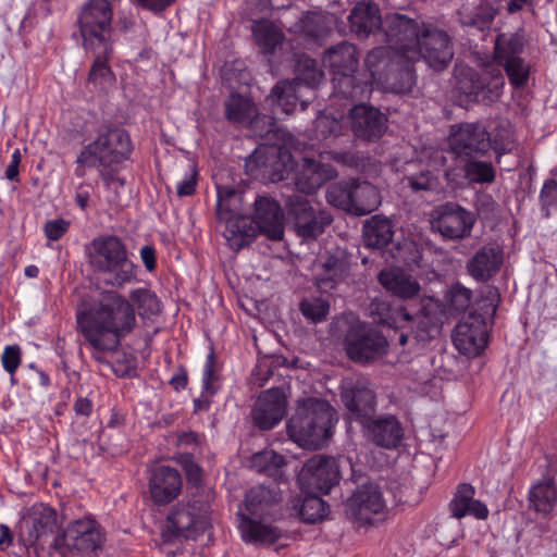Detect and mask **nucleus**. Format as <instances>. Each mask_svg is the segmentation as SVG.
Masks as SVG:
<instances>
[{"label":"nucleus","instance_id":"nucleus-1","mask_svg":"<svg viewBox=\"0 0 557 557\" xmlns=\"http://www.w3.org/2000/svg\"><path fill=\"white\" fill-rule=\"evenodd\" d=\"M77 330L91 349V358L109 363L106 354L115 352L123 338L136 327L133 305L116 292H109L88 309L76 314Z\"/></svg>","mask_w":557,"mask_h":557},{"label":"nucleus","instance_id":"nucleus-2","mask_svg":"<svg viewBox=\"0 0 557 557\" xmlns=\"http://www.w3.org/2000/svg\"><path fill=\"white\" fill-rule=\"evenodd\" d=\"M86 256L91 270L104 285L121 288L136 281V265L120 237L103 235L94 238L86 247Z\"/></svg>","mask_w":557,"mask_h":557},{"label":"nucleus","instance_id":"nucleus-3","mask_svg":"<svg viewBox=\"0 0 557 557\" xmlns=\"http://www.w3.org/2000/svg\"><path fill=\"white\" fill-rule=\"evenodd\" d=\"M336 413L325 400L307 398L287 421V433L299 446L315 449L332 435Z\"/></svg>","mask_w":557,"mask_h":557},{"label":"nucleus","instance_id":"nucleus-4","mask_svg":"<svg viewBox=\"0 0 557 557\" xmlns=\"http://www.w3.org/2000/svg\"><path fill=\"white\" fill-rule=\"evenodd\" d=\"M322 61L333 74L335 96L351 100L369 97L368 81H358L359 52L354 44L342 41L330 47Z\"/></svg>","mask_w":557,"mask_h":557},{"label":"nucleus","instance_id":"nucleus-5","mask_svg":"<svg viewBox=\"0 0 557 557\" xmlns=\"http://www.w3.org/2000/svg\"><path fill=\"white\" fill-rule=\"evenodd\" d=\"M216 216L225 223L223 236L233 250H240L256 238V226L244 214L243 193L232 186H216Z\"/></svg>","mask_w":557,"mask_h":557},{"label":"nucleus","instance_id":"nucleus-6","mask_svg":"<svg viewBox=\"0 0 557 557\" xmlns=\"http://www.w3.org/2000/svg\"><path fill=\"white\" fill-rule=\"evenodd\" d=\"M510 132L491 139L488 132L479 123H463L457 126L449 137V146L459 160L484 158L493 148L498 154L510 152L513 148Z\"/></svg>","mask_w":557,"mask_h":557},{"label":"nucleus","instance_id":"nucleus-7","mask_svg":"<svg viewBox=\"0 0 557 557\" xmlns=\"http://www.w3.org/2000/svg\"><path fill=\"white\" fill-rule=\"evenodd\" d=\"M210 507L200 500L178 502L166 516L162 537L165 542L195 540L210 527Z\"/></svg>","mask_w":557,"mask_h":557},{"label":"nucleus","instance_id":"nucleus-8","mask_svg":"<svg viewBox=\"0 0 557 557\" xmlns=\"http://www.w3.org/2000/svg\"><path fill=\"white\" fill-rule=\"evenodd\" d=\"M132 141L128 133L112 124H103L97 131L95 140L81 149V161L88 162L91 158L98 168L108 169L129 158Z\"/></svg>","mask_w":557,"mask_h":557},{"label":"nucleus","instance_id":"nucleus-9","mask_svg":"<svg viewBox=\"0 0 557 557\" xmlns=\"http://www.w3.org/2000/svg\"><path fill=\"white\" fill-rule=\"evenodd\" d=\"M113 7L109 0H88L77 17V25L85 49L113 45Z\"/></svg>","mask_w":557,"mask_h":557},{"label":"nucleus","instance_id":"nucleus-10","mask_svg":"<svg viewBox=\"0 0 557 557\" xmlns=\"http://www.w3.org/2000/svg\"><path fill=\"white\" fill-rule=\"evenodd\" d=\"M426 25L406 14L389 13L383 17L382 30L394 54L413 63L420 60L419 39Z\"/></svg>","mask_w":557,"mask_h":557},{"label":"nucleus","instance_id":"nucleus-11","mask_svg":"<svg viewBox=\"0 0 557 557\" xmlns=\"http://www.w3.org/2000/svg\"><path fill=\"white\" fill-rule=\"evenodd\" d=\"M505 78L498 69L478 72L471 67L456 71V90L467 102L490 106L503 95Z\"/></svg>","mask_w":557,"mask_h":557},{"label":"nucleus","instance_id":"nucleus-12","mask_svg":"<svg viewBox=\"0 0 557 557\" xmlns=\"http://www.w3.org/2000/svg\"><path fill=\"white\" fill-rule=\"evenodd\" d=\"M484 312H471L455 326L453 342L458 351L468 357L479 356L488 342V329L496 313V305H484Z\"/></svg>","mask_w":557,"mask_h":557},{"label":"nucleus","instance_id":"nucleus-13","mask_svg":"<svg viewBox=\"0 0 557 557\" xmlns=\"http://www.w3.org/2000/svg\"><path fill=\"white\" fill-rule=\"evenodd\" d=\"M285 210L297 236L306 240L317 239L333 221L329 211L313 207L311 201L300 194H293L286 198Z\"/></svg>","mask_w":557,"mask_h":557},{"label":"nucleus","instance_id":"nucleus-14","mask_svg":"<svg viewBox=\"0 0 557 557\" xmlns=\"http://www.w3.org/2000/svg\"><path fill=\"white\" fill-rule=\"evenodd\" d=\"M295 71V81L277 83L270 95L276 110H281L286 114L293 113L296 109L298 100L296 94L300 85L314 88L324 78V72L319 66L318 62L307 55H300L296 60Z\"/></svg>","mask_w":557,"mask_h":557},{"label":"nucleus","instance_id":"nucleus-15","mask_svg":"<svg viewBox=\"0 0 557 557\" xmlns=\"http://www.w3.org/2000/svg\"><path fill=\"white\" fill-rule=\"evenodd\" d=\"M387 346V339L380 331L360 321L352 323L344 337L348 358L360 364L381 358L386 354Z\"/></svg>","mask_w":557,"mask_h":557},{"label":"nucleus","instance_id":"nucleus-16","mask_svg":"<svg viewBox=\"0 0 557 557\" xmlns=\"http://www.w3.org/2000/svg\"><path fill=\"white\" fill-rule=\"evenodd\" d=\"M475 221L473 212L451 201L436 207L431 215L432 230L448 240H460L470 236Z\"/></svg>","mask_w":557,"mask_h":557},{"label":"nucleus","instance_id":"nucleus-17","mask_svg":"<svg viewBox=\"0 0 557 557\" xmlns=\"http://www.w3.org/2000/svg\"><path fill=\"white\" fill-rule=\"evenodd\" d=\"M339 479L338 460L319 455L309 458L298 475V482L306 493L327 494Z\"/></svg>","mask_w":557,"mask_h":557},{"label":"nucleus","instance_id":"nucleus-18","mask_svg":"<svg viewBox=\"0 0 557 557\" xmlns=\"http://www.w3.org/2000/svg\"><path fill=\"white\" fill-rule=\"evenodd\" d=\"M350 271L349 257L341 248H332L321 253L312 265V276L320 292L335 289L347 278Z\"/></svg>","mask_w":557,"mask_h":557},{"label":"nucleus","instance_id":"nucleus-19","mask_svg":"<svg viewBox=\"0 0 557 557\" xmlns=\"http://www.w3.org/2000/svg\"><path fill=\"white\" fill-rule=\"evenodd\" d=\"M420 59L434 70H443L451 61L454 52L448 34L430 24L423 27L419 39Z\"/></svg>","mask_w":557,"mask_h":557},{"label":"nucleus","instance_id":"nucleus-20","mask_svg":"<svg viewBox=\"0 0 557 557\" xmlns=\"http://www.w3.org/2000/svg\"><path fill=\"white\" fill-rule=\"evenodd\" d=\"M352 134L363 141L379 140L387 129V117L377 108L359 103L348 113Z\"/></svg>","mask_w":557,"mask_h":557},{"label":"nucleus","instance_id":"nucleus-21","mask_svg":"<svg viewBox=\"0 0 557 557\" xmlns=\"http://www.w3.org/2000/svg\"><path fill=\"white\" fill-rule=\"evenodd\" d=\"M345 506L350 518L368 523L373 515L385 509L386 504L379 485L364 481L358 485Z\"/></svg>","mask_w":557,"mask_h":557},{"label":"nucleus","instance_id":"nucleus-22","mask_svg":"<svg viewBox=\"0 0 557 557\" xmlns=\"http://www.w3.org/2000/svg\"><path fill=\"white\" fill-rule=\"evenodd\" d=\"M65 545L79 553L88 554L101 548L104 535L100 524L91 518L71 522L63 534Z\"/></svg>","mask_w":557,"mask_h":557},{"label":"nucleus","instance_id":"nucleus-23","mask_svg":"<svg viewBox=\"0 0 557 557\" xmlns=\"http://www.w3.org/2000/svg\"><path fill=\"white\" fill-rule=\"evenodd\" d=\"M342 400L360 424L375 412V395L367 380L346 381L343 385Z\"/></svg>","mask_w":557,"mask_h":557},{"label":"nucleus","instance_id":"nucleus-24","mask_svg":"<svg viewBox=\"0 0 557 557\" xmlns=\"http://www.w3.org/2000/svg\"><path fill=\"white\" fill-rule=\"evenodd\" d=\"M253 222L256 236L264 234L269 239L281 240L284 236V212L280 203L267 196L255 200Z\"/></svg>","mask_w":557,"mask_h":557},{"label":"nucleus","instance_id":"nucleus-25","mask_svg":"<svg viewBox=\"0 0 557 557\" xmlns=\"http://www.w3.org/2000/svg\"><path fill=\"white\" fill-rule=\"evenodd\" d=\"M287 400L280 388H271L262 393L253 409L252 419L260 430L268 431L277 425L286 411Z\"/></svg>","mask_w":557,"mask_h":557},{"label":"nucleus","instance_id":"nucleus-26","mask_svg":"<svg viewBox=\"0 0 557 557\" xmlns=\"http://www.w3.org/2000/svg\"><path fill=\"white\" fill-rule=\"evenodd\" d=\"M361 425L373 444L386 449L397 448L404 437V429L393 414L372 416Z\"/></svg>","mask_w":557,"mask_h":557},{"label":"nucleus","instance_id":"nucleus-27","mask_svg":"<svg viewBox=\"0 0 557 557\" xmlns=\"http://www.w3.org/2000/svg\"><path fill=\"white\" fill-rule=\"evenodd\" d=\"M503 262V248L497 244H486L468 260L467 271L476 282L485 283L499 272Z\"/></svg>","mask_w":557,"mask_h":557},{"label":"nucleus","instance_id":"nucleus-28","mask_svg":"<svg viewBox=\"0 0 557 557\" xmlns=\"http://www.w3.org/2000/svg\"><path fill=\"white\" fill-rule=\"evenodd\" d=\"M57 523V512L48 506L34 507L28 519L21 523L18 540L25 546H35L48 533H52Z\"/></svg>","mask_w":557,"mask_h":557},{"label":"nucleus","instance_id":"nucleus-29","mask_svg":"<svg viewBox=\"0 0 557 557\" xmlns=\"http://www.w3.org/2000/svg\"><path fill=\"white\" fill-rule=\"evenodd\" d=\"M393 50L389 47H376L368 52L364 58V66L367 72L358 74V81L367 79L369 85V95L372 91L373 83L383 84L388 82V75L394 70L395 61L394 58H398L396 54L393 55Z\"/></svg>","mask_w":557,"mask_h":557},{"label":"nucleus","instance_id":"nucleus-30","mask_svg":"<svg viewBox=\"0 0 557 557\" xmlns=\"http://www.w3.org/2000/svg\"><path fill=\"white\" fill-rule=\"evenodd\" d=\"M182 478L180 472L169 466L152 469L149 479L151 497L157 504H168L181 492Z\"/></svg>","mask_w":557,"mask_h":557},{"label":"nucleus","instance_id":"nucleus-31","mask_svg":"<svg viewBox=\"0 0 557 557\" xmlns=\"http://www.w3.org/2000/svg\"><path fill=\"white\" fill-rule=\"evenodd\" d=\"M348 21L350 30L360 38L369 37L383 26L380 9L372 1L358 2L351 10Z\"/></svg>","mask_w":557,"mask_h":557},{"label":"nucleus","instance_id":"nucleus-32","mask_svg":"<svg viewBox=\"0 0 557 557\" xmlns=\"http://www.w3.org/2000/svg\"><path fill=\"white\" fill-rule=\"evenodd\" d=\"M331 177V169L313 159L304 158L302 163L296 171L294 181L299 193L312 195Z\"/></svg>","mask_w":557,"mask_h":557},{"label":"nucleus","instance_id":"nucleus-33","mask_svg":"<svg viewBox=\"0 0 557 557\" xmlns=\"http://www.w3.org/2000/svg\"><path fill=\"white\" fill-rule=\"evenodd\" d=\"M474 487L470 484H459L457 491L449 503V510L451 517L460 519L466 516H473L476 519H485L488 515V509L480 500L473 498Z\"/></svg>","mask_w":557,"mask_h":557},{"label":"nucleus","instance_id":"nucleus-34","mask_svg":"<svg viewBox=\"0 0 557 557\" xmlns=\"http://www.w3.org/2000/svg\"><path fill=\"white\" fill-rule=\"evenodd\" d=\"M403 319L417 324L416 337L421 341L434 337L438 333L442 323L438 305L431 299L423 304L420 311L414 315L404 312Z\"/></svg>","mask_w":557,"mask_h":557},{"label":"nucleus","instance_id":"nucleus-35","mask_svg":"<svg viewBox=\"0 0 557 557\" xmlns=\"http://www.w3.org/2000/svg\"><path fill=\"white\" fill-rule=\"evenodd\" d=\"M239 529L244 542L251 544H273L281 537V531L271 524L261 523L240 513Z\"/></svg>","mask_w":557,"mask_h":557},{"label":"nucleus","instance_id":"nucleus-36","mask_svg":"<svg viewBox=\"0 0 557 557\" xmlns=\"http://www.w3.org/2000/svg\"><path fill=\"white\" fill-rule=\"evenodd\" d=\"M379 282L399 298H411L419 293V283L400 270H382Z\"/></svg>","mask_w":557,"mask_h":557},{"label":"nucleus","instance_id":"nucleus-37","mask_svg":"<svg viewBox=\"0 0 557 557\" xmlns=\"http://www.w3.org/2000/svg\"><path fill=\"white\" fill-rule=\"evenodd\" d=\"M351 190L352 214L355 215L369 214L381 205L379 190L368 182L352 180Z\"/></svg>","mask_w":557,"mask_h":557},{"label":"nucleus","instance_id":"nucleus-38","mask_svg":"<svg viewBox=\"0 0 557 557\" xmlns=\"http://www.w3.org/2000/svg\"><path fill=\"white\" fill-rule=\"evenodd\" d=\"M394 228L391 220L374 215L363 224V239L367 247L382 249L393 239Z\"/></svg>","mask_w":557,"mask_h":557},{"label":"nucleus","instance_id":"nucleus-39","mask_svg":"<svg viewBox=\"0 0 557 557\" xmlns=\"http://www.w3.org/2000/svg\"><path fill=\"white\" fill-rule=\"evenodd\" d=\"M280 500L281 492L276 483L269 486L262 484L251 487L246 493L245 507L249 515L262 516L264 508Z\"/></svg>","mask_w":557,"mask_h":557},{"label":"nucleus","instance_id":"nucleus-40","mask_svg":"<svg viewBox=\"0 0 557 557\" xmlns=\"http://www.w3.org/2000/svg\"><path fill=\"white\" fill-rule=\"evenodd\" d=\"M225 117L238 125H249L253 119L258 115V109L256 104L248 98L232 94L225 101Z\"/></svg>","mask_w":557,"mask_h":557},{"label":"nucleus","instance_id":"nucleus-41","mask_svg":"<svg viewBox=\"0 0 557 557\" xmlns=\"http://www.w3.org/2000/svg\"><path fill=\"white\" fill-rule=\"evenodd\" d=\"M85 50L92 53L95 57L88 74V82L100 87H103L107 84H111L114 81V74L111 67L108 65V62L113 54V45L110 46V50L106 51L104 47Z\"/></svg>","mask_w":557,"mask_h":557},{"label":"nucleus","instance_id":"nucleus-42","mask_svg":"<svg viewBox=\"0 0 557 557\" xmlns=\"http://www.w3.org/2000/svg\"><path fill=\"white\" fill-rule=\"evenodd\" d=\"M529 502L537 512L549 513L557 503V486L552 480L534 484L529 492Z\"/></svg>","mask_w":557,"mask_h":557},{"label":"nucleus","instance_id":"nucleus-43","mask_svg":"<svg viewBox=\"0 0 557 557\" xmlns=\"http://www.w3.org/2000/svg\"><path fill=\"white\" fill-rule=\"evenodd\" d=\"M463 176L469 184H491L495 181L496 172L491 161L483 158H467L460 160Z\"/></svg>","mask_w":557,"mask_h":557},{"label":"nucleus","instance_id":"nucleus-44","mask_svg":"<svg viewBox=\"0 0 557 557\" xmlns=\"http://www.w3.org/2000/svg\"><path fill=\"white\" fill-rule=\"evenodd\" d=\"M252 34L258 47L264 54H272L284 39L282 32L269 21L257 22L252 26Z\"/></svg>","mask_w":557,"mask_h":557},{"label":"nucleus","instance_id":"nucleus-45","mask_svg":"<svg viewBox=\"0 0 557 557\" xmlns=\"http://www.w3.org/2000/svg\"><path fill=\"white\" fill-rule=\"evenodd\" d=\"M250 463L252 469L274 480L282 479L283 468L286 466L285 458L274 450H263L252 455Z\"/></svg>","mask_w":557,"mask_h":557},{"label":"nucleus","instance_id":"nucleus-46","mask_svg":"<svg viewBox=\"0 0 557 557\" xmlns=\"http://www.w3.org/2000/svg\"><path fill=\"white\" fill-rule=\"evenodd\" d=\"M523 38L518 34H500L495 42V60L497 64L507 63L516 59H522L520 53L523 50Z\"/></svg>","mask_w":557,"mask_h":557},{"label":"nucleus","instance_id":"nucleus-47","mask_svg":"<svg viewBox=\"0 0 557 557\" xmlns=\"http://www.w3.org/2000/svg\"><path fill=\"white\" fill-rule=\"evenodd\" d=\"M133 307L136 306L138 314L144 319H153L161 312V301L158 296L147 288L131 290L129 300Z\"/></svg>","mask_w":557,"mask_h":557},{"label":"nucleus","instance_id":"nucleus-48","mask_svg":"<svg viewBox=\"0 0 557 557\" xmlns=\"http://www.w3.org/2000/svg\"><path fill=\"white\" fill-rule=\"evenodd\" d=\"M351 187L352 180L332 184L326 190L327 202L336 208L352 213Z\"/></svg>","mask_w":557,"mask_h":557},{"label":"nucleus","instance_id":"nucleus-49","mask_svg":"<svg viewBox=\"0 0 557 557\" xmlns=\"http://www.w3.org/2000/svg\"><path fill=\"white\" fill-rule=\"evenodd\" d=\"M460 15L462 25L484 29L493 22L496 10L487 3H482L470 12H461Z\"/></svg>","mask_w":557,"mask_h":557},{"label":"nucleus","instance_id":"nucleus-50","mask_svg":"<svg viewBox=\"0 0 557 557\" xmlns=\"http://www.w3.org/2000/svg\"><path fill=\"white\" fill-rule=\"evenodd\" d=\"M304 498L299 513L304 521L314 523L323 519L327 513V507L324 500L318 496V493H307Z\"/></svg>","mask_w":557,"mask_h":557},{"label":"nucleus","instance_id":"nucleus-51","mask_svg":"<svg viewBox=\"0 0 557 557\" xmlns=\"http://www.w3.org/2000/svg\"><path fill=\"white\" fill-rule=\"evenodd\" d=\"M295 27L300 35L311 40L323 37L326 29L323 17L311 12L304 14Z\"/></svg>","mask_w":557,"mask_h":557},{"label":"nucleus","instance_id":"nucleus-52","mask_svg":"<svg viewBox=\"0 0 557 557\" xmlns=\"http://www.w3.org/2000/svg\"><path fill=\"white\" fill-rule=\"evenodd\" d=\"M386 84L391 91L395 94H407L410 92L416 85V75L411 66L407 65L404 69L394 73V70L388 75V82Z\"/></svg>","mask_w":557,"mask_h":557},{"label":"nucleus","instance_id":"nucleus-53","mask_svg":"<svg viewBox=\"0 0 557 557\" xmlns=\"http://www.w3.org/2000/svg\"><path fill=\"white\" fill-rule=\"evenodd\" d=\"M299 310L311 323H320L326 319L330 305L321 298H305L299 304Z\"/></svg>","mask_w":557,"mask_h":557},{"label":"nucleus","instance_id":"nucleus-54","mask_svg":"<svg viewBox=\"0 0 557 557\" xmlns=\"http://www.w3.org/2000/svg\"><path fill=\"white\" fill-rule=\"evenodd\" d=\"M503 66L509 83L515 88H522L528 84L530 77V66L523 59H516L507 61V63L499 64Z\"/></svg>","mask_w":557,"mask_h":557},{"label":"nucleus","instance_id":"nucleus-55","mask_svg":"<svg viewBox=\"0 0 557 557\" xmlns=\"http://www.w3.org/2000/svg\"><path fill=\"white\" fill-rule=\"evenodd\" d=\"M445 298L451 309L463 312L471 305L472 290L460 283H455L448 288Z\"/></svg>","mask_w":557,"mask_h":557},{"label":"nucleus","instance_id":"nucleus-56","mask_svg":"<svg viewBox=\"0 0 557 557\" xmlns=\"http://www.w3.org/2000/svg\"><path fill=\"white\" fill-rule=\"evenodd\" d=\"M220 376L218 373V367L215 361L214 352L211 351L206 360L203 375H202V389L210 396H213L219 386Z\"/></svg>","mask_w":557,"mask_h":557},{"label":"nucleus","instance_id":"nucleus-57","mask_svg":"<svg viewBox=\"0 0 557 557\" xmlns=\"http://www.w3.org/2000/svg\"><path fill=\"white\" fill-rule=\"evenodd\" d=\"M540 202L542 212L545 218H548L550 212L549 208L557 206V182L554 178H548L544 182L541 193Z\"/></svg>","mask_w":557,"mask_h":557},{"label":"nucleus","instance_id":"nucleus-58","mask_svg":"<svg viewBox=\"0 0 557 557\" xmlns=\"http://www.w3.org/2000/svg\"><path fill=\"white\" fill-rule=\"evenodd\" d=\"M22 359V351L18 345H8L4 347L1 362L3 369L10 374L13 375L17 370Z\"/></svg>","mask_w":557,"mask_h":557},{"label":"nucleus","instance_id":"nucleus-59","mask_svg":"<svg viewBox=\"0 0 557 557\" xmlns=\"http://www.w3.org/2000/svg\"><path fill=\"white\" fill-rule=\"evenodd\" d=\"M314 124L317 137L321 138H327L331 135H337L342 127L339 120L327 115L319 116Z\"/></svg>","mask_w":557,"mask_h":557},{"label":"nucleus","instance_id":"nucleus-60","mask_svg":"<svg viewBox=\"0 0 557 557\" xmlns=\"http://www.w3.org/2000/svg\"><path fill=\"white\" fill-rule=\"evenodd\" d=\"M197 170L193 164H188V171L184 178L176 185V194L178 197L191 196L196 191L197 186Z\"/></svg>","mask_w":557,"mask_h":557},{"label":"nucleus","instance_id":"nucleus-61","mask_svg":"<svg viewBox=\"0 0 557 557\" xmlns=\"http://www.w3.org/2000/svg\"><path fill=\"white\" fill-rule=\"evenodd\" d=\"M70 225L71 222L62 218L49 220L45 223L44 232L48 239L55 242L64 236Z\"/></svg>","mask_w":557,"mask_h":557},{"label":"nucleus","instance_id":"nucleus-62","mask_svg":"<svg viewBox=\"0 0 557 557\" xmlns=\"http://www.w3.org/2000/svg\"><path fill=\"white\" fill-rule=\"evenodd\" d=\"M435 178L426 171L408 177V185L414 191L431 190L435 187Z\"/></svg>","mask_w":557,"mask_h":557},{"label":"nucleus","instance_id":"nucleus-63","mask_svg":"<svg viewBox=\"0 0 557 557\" xmlns=\"http://www.w3.org/2000/svg\"><path fill=\"white\" fill-rule=\"evenodd\" d=\"M136 3L144 10L153 13L163 12L166 8L171 7L175 0H135Z\"/></svg>","mask_w":557,"mask_h":557},{"label":"nucleus","instance_id":"nucleus-64","mask_svg":"<svg viewBox=\"0 0 557 557\" xmlns=\"http://www.w3.org/2000/svg\"><path fill=\"white\" fill-rule=\"evenodd\" d=\"M140 259L147 269V271L151 272L156 269V249L151 245H145L140 249Z\"/></svg>","mask_w":557,"mask_h":557}]
</instances>
